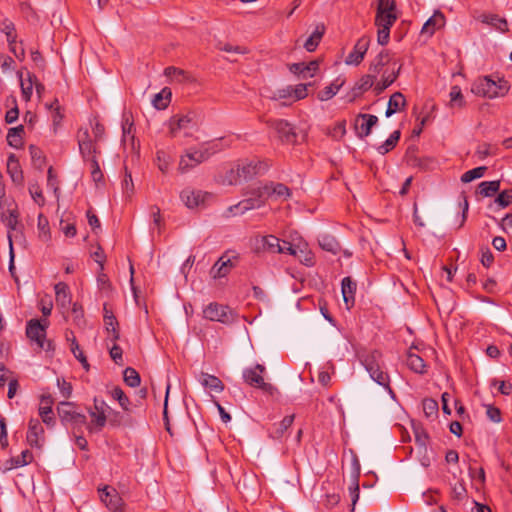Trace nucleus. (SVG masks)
<instances>
[{"label": "nucleus", "instance_id": "nucleus-1", "mask_svg": "<svg viewBox=\"0 0 512 512\" xmlns=\"http://www.w3.org/2000/svg\"><path fill=\"white\" fill-rule=\"evenodd\" d=\"M263 186L250 188L246 191V198L227 209V215H243L247 211L261 208L269 198V192Z\"/></svg>", "mask_w": 512, "mask_h": 512}, {"label": "nucleus", "instance_id": "nucleus-2", "mask_svg": "<svg viewBox=\"0 0 512 512\" xmlns=\"http://www.w3.org/2000/svg\"><path fill=\"white\" fill-rule=\"evenodd\" d=\"M217 151H219V147L216 143H204L199 148L188 149L180 158L178 166L179 172H188L192 168L208 160Z\"/></svg>", "mask_w": 512, "mask_h": 512}, {"label": "nucleus", "instance_id": "nucleus-3", "mask_svg": "<svg viewBox=\"0 0 512 512\" xmlns=\"http://www.w3.org/2000/svg\"><path fill=\"white\" fill-rule=\"evenodd\" d=\"M471 91L477 96L493 99L504 96L508 92V87L504 80L495 82L488 76H485L472 84Z\"/></svg>", "mask_w": 512, "mask_h": 512}, {"label": "nucleus", "instance_id": "nucleus-4", "mask_svg": "<svg viewBox=\"0 0 512 512\" xmlns=\"http://www.w3.org/2000/svg\"><path fill=\"white\" fill-rule=\"evenodd\" d=\"M365 369L369 373L370 377L379 385L386 388L390 393H392V389L390 388V380L389 376L386 372L382 370L381 365V353L378 351H372L368 353L362 360Z\"/></svg>", "mask_w": 512, "mask_h": 512}, {"label": "nucleus", "instance_id": "nucleus-5", "mask_svg": "<svg viewBox=\"0 0 512 512\" xmlns=\"http://www.w3.org/2000/svg\"><path fill=\"white\" fill-rule=\"evenodd\" d=\"M397 18L394 0H378L375 24L377 32H389L392 24Z\"/></svg>", "mask_w": 512, "mask_h": 512}, {"label": "nucleus", "instance_id": "nucleus-6", "mask_svg": "<svg viewBox=\"0 0 512 512\" xmlns=\"http://www.w3.org/2000/svg\"><path fill=\"white\" fill-rule=\"evenodd\" d=\"M265 372V367L261 364H256L253 368H247L243 371L244 381L255 388H259L262 391L273 394L276 391V388L264 381L263 373Z\"/></svg>", "mask_w": 512, "mask_h": 512}, {"label": "nucleus", "instance_id": "nucleus-7", "mask_svg": "<svg viewBox=\"0 0 512 512\" xmlns=\"http://www.w3.org/2000/svg\"><path fill=\"white\" fill-rule=\"evenodd\" d=\"M196 114L188 112L187 114L174 115L169 120V132L171 137H177L180 131H184L185 136H189L192 129L196 127Z\"/></svg>", "mask_w": 512, "mask_h": 512}, {"label": "nucleus", "instance_id": "nucleus-8", "mask_svg": "<svg viewBox=\"0 0 512 512\" xmlns=\"http://www.w3.org/2000/svg\"><path fill=\"white\" fill-rule=\"evenodd\" d=\"M213 195L202 190L185 188L180 193V199L188 209L205 208Z\"/></svg>", "mask_w": 512, "mask_h": 512}, {"label": "nucleus", "instance_id": "nucleus-9", "mask_svg": "<svg viewBox=\"0 0 512 512\" xmlns=\"http://www.w3.org/2000/svg\"><path fill=\"white\" fill-rule=\"evenodd\" d=\"M204 318L210 321H217L223 324H229L235 321L236 314L228 306L210 303L203 310Z\"/></svg>", "mask_w": 512, "mask_h": 512}, {"label": "nucleus", "instance_id": "nucleus-10", "mask_svg": "<svg viewBox=\"0 0 512 512\" xmlns=\"http://www.w3.org/2000/svg\"><path fill=\"white\" fill-rule=\"evenodd\" d=\"M48 321L45 319L43 323L37 319H32L27 323L26 335L35 342L40 349H49L50 342L46 341V327Z\"/></svg>", "mask_w": 512, "mask_h": 512}, {"label": "nucleus", "instance_id": "nucleus-11", "mask_svg": "<svg viewBox=\"0 0 512 512\" xmlns=\"http://www.w3.org/2000/svg\"><path fill=\"white\" fill-rule=\"evenodd\" d=\"M267 165L261 161H243L237 165V174L241 175L242 180H249L254 176L263 174Z\"/></svg>", "mask_w": 512, "mask_h": 512}, {"label": "nucleus", "instance_id": "nucleus-12", "mask_svg": "<svg viewBox=\"0 0 512 512\" xmlns=\"http://www.w3.org/2000/svg\"><path fill=\"white\" fill-rule=\"evenodd\" d=\"M271 127L283 143L294 144L297 142V134L293 126L286 120H274L271 122Z\"/></svg>", "mask_w": 512, "mask_h": 512}, {"label": "nucleus", "instance_id": "nucleus-13", "mask_svg": "<svg viewBox=\"0 0 512 512\" xmlns=\"http://www.w3.org/2000/svg\"><path fill=\"white\" fill-rule=\"evenodd\" d=\"M370 45V39L367 36H362L357 43L354 45L353 50L345 58V64L347 65H359Z\"/></svg>", "mask_w": 512, "mask_h": 512}, {"label": "nucleus", "instance_id": "nucleus-14", "mask_svg": "<svg viewBox=\"0 0 512 512\" xmlns=\"http://www.w3.org/2000/svg\"><path fill=\"white\" fill-rule=\"evenodd\" d=\"M378 122V118L371 114H359L356 118L355 129L360 138H365L371 133V129Z\"/></svg>", "mask_w": 512, "mask_h": 512}, {"label": "nucleus", "instance_id": "nucleus-15", "mask_svg": "<svg viewBox=\"0 0 512 512\" xmlns=\"http://www.w3.org/2000/svg\"><path fill=\"white\" fill-rule=\"evenodd\" d=\"M44 429L39 420L31 419L29 421L27 442L32 447L41 448L44 442Z\"/></svg>", "mask_w": 512, "mask_h": 512}, {"label": "nucleus", "instance_id": "nucleus-16", "mask_svg": "<svg viewBox=\"0 0 512 512\" xmlns=\"http://www.w3.org/2000/svg\"><path fill=\"white\" fill-rule=\"evenodd\" d=\"M99 492L101 501L106 505V507L109 510L113 512L120 510L123 504L122 498L114 488L106 486L102 490H99Z\"/></svg>", "mask_w": 512, "mask_h": 512}, {"label": "nucleus", "instance_id": "nucleus-17", "mask_svg": "<svg viewBox=\"0 0 512 512\" xmlns=\"http://www.w3.org/2000/svg\"><path fill=\"white\" fill-rule=\"evenodd\" d=\"M318 69L319 62L317 60L311 61L308 64L300 62L289 65V70L291 73L301 76L304 79L313 77Z\"/></svg>", "mask_w": 512, "mask_h": 512}, {"label": "nucleus", "instance_id": "nucleus-18", "mask_svg": "<svg viewBox=\"0 0 512 512\" xmlns=\"http://www.w3.org/2000/svg\"><path fill=\"white\" fill-rule=\"evenodd\" d=\"M7 173L13 183L22 185L24 181L23 171L15 154H10L7 159Z\"/></svg>", "mask_w": 512, "mask_h": 512}, {"label": "nucleus", "instance_id": "nucleus-19", "mask_svg": "<svg viewBox=\"0 0 512 512\" xmlns=\"http://www.w3.org/2000/svg\"><path fill=\"white\" fill-rule=\"evenodd\" d=\"M78 144L80 153L84 159L91 160L92 156L96 157V154L98 153L97 147L87 131H85L79 138Z\"/></svg>", "mask_w": 512, "mask_h": 512}, {"label": "nucleus", "instance_id": "nucleus-20", "mask_svg": "<svg viewBox=\"0 0 512 512\" xmlns=\"http://www.w3.org/2000/svg\"><path fill=\"white\" fill-rule=\"evenodd\" d=\"M356 283L351 277H344L341 282L342 296L346 307L350 309L355 303Z\"/></svg>", "mask_w": 512, "mask_h": 512}, {"label": "nucleus", "instance_id": "nucleus-21", "mask_svg": "<svg viewBox=\"0 0 512 512\" xmlns=\"http://www.w3.org/2000/svg\"><path fill=\"white\" fill-rule=\"evenodd\" d=\"M53 398L51 395H42L40 400L39 414L42 418V421L50 426L53 425V412H52Z\"/></svg>", "mask_w": 512, "mask_h": 512}, {"label": "nucleus", "instance_id": "nucleus-22", "mask_svg": "<svg viewBox=\"0 0 512 512\" xmlns=\"http://www.w3.org/2000/svg\"><path fill=\"white\" fill-rule=\"evenodd\" d=\"M233 267L234 263L232 262V260L230 258L222 256L211 268L210 275L214 279L225 277Z\"/></svg>", "mask_w": 512, "mask_h": 512}, {"label": "nucleus", "instance_id": "nucleus-23", "mask_svg": "<svg viewBox=\"0 0 512 512\" xmlns=\"http://www.w3.org/2000/svg\"><path fill=\"white\" fill-rule=\"evenodd\" d=\"M54 289L57 305L62 309H68L71 304V294L68 285L64 282H59L55 285Z\"/></svg>", "mask_w": 512, "mask_h": 512}, {"label": "nucleus", "instance_id": "nucleus-24", "mask_svg": "<svg viewBox=\"0 0 512 512\" xmlns=\"http://www.w3.org/2000/svg\"><path fill=\"white\" fill-rule=\"evenodd\" d=\"M198 380L205 389L210 391L220 393L224 390V384L218 377L214 375L201 372Z\"/></svg>", "mask_w": 512, "mask_h": 512}, {"label": "nucleus", "instance_id": "nucleus-25", "mask_svg": "<svg viewBox=\"0 0 512 512\" xmlns=\"http://www.w3.org/2000/svg\"><path fill=\"white\" fill-rule=\"evenodd\" d=\"M35 81L36 76L28 71L25 73V75L23 73L20 74L21 92L25 101H29L31 99Z\"/></svg>", "mask_w": 512, "mask_h": 512}, {"label": "nucleus", "instance_id": "nucleus-26", "mask_svg": "<svg viewBox=\"0 0 512 512\" xmlns=\"http://www.w3.org/2000/svg\"><path fill=\"white\" fill-rule=\"evenodd\" d=\"M446 20L440 11H436L423 25L421 32H435L443 29Z\"/></svg>", "mask_w": 512, "mask_h": 512}, {"label": "nucleus", "instance_id": "nucleus-27", "mask_svg": "<svg viewBox=\"0 0 512 512\" xmlns=\"http://www.w3.org/2000/svg\"><path fill=\"white\" fill-rule=\"evenodd\" d=\"M406 106L405 97L401 92H395L391 95L387 109H386V117H390L395 114L397 111H400Z\"/></svg>", "mask_w": 512, "mask_h": 512}, {"label": "nucleus", "instance_id": "nucleus-28", "mask_svg": "<svg viewBox=\"0 0 512 512\" xmlns=\"http://www.w3.org/2000/svg\"><path fill=\"white\" fill-rule=\"evenodd\" d=\"M23 134H24L23 125H19L17 127L10 128L8 131V134H7L8 144L15 149L21 148L23 146Z\"/></svg>", "mask_w": 512, "mask_h": 512}, {"label": "nucleus", "instance_id": "nucleus-29", "mask_svg": "<svg viewBox=\"0 0 512 512\" xmlns=\"http://www.w3.org/2000/svg\"><path fill=\"white\" fill-rule=\"evenodd\" d=\"M323 34H309L306 39L298 38L295 42L296 47H303L308 52L316 50L322 40Z\"/></svg>", "mask_w": 512, "mask_h": 512}, {"label": "nucleus", "instance_id": "nucleus-30", "mask_svg": "<svg viewBox=\"0 0 512 512\" xmlns=\"http://www.w3.org/2000/svg\"><path fill=\"white\" fill-rule=\"evenodd\" d=\"M89 415L92 418L91 423L87 425L90 432L100 431L106 424V415L104 411L89 410Z\"/></svg>", "mask_w": 512, "mask_h": 512}, {"label": "nucleus", "instance_id": "nucleus-31", "mask_svg": "<svg viewBox=\"0 0 512 512\" xmlns=\"http://www.w3.org/2000/svg\"><path fill=\"white\" fill-rule=\"evenodd\" d=\"M258 242L260 243L263 250L272 252V253H278L279 251H282L281 249V241L279 238H277L274 235H267L262 236Z\"/></svg>", "mask_w": 512, "mask_h": 512}, {"label": "nucleus", "instance_id": "nucleus-32", "mask_svg": "<svg viewBox=\"0 0 512 512\" xmlns=\"http://www.w3.org/2000/svg\"><path fill=\"white\" fill-rule=\"evenodd\" d=\"M482 22L487 25L483 29H495L499 32H507L509 29L507 21L497 16H483Z\"/></svg>", "mask_w": 512, "mask_h": 512}, {"label": "nucleus", "instance_id": "nucleus-33", "mask_svg": "<svg viewBox=\"0 0 512 512\" xmlns=\"http://www.w3.org/2000/svg\"><path fill=\"white\" fill-rule=\"evenodd\" d=\"M407 366L414 372L423 374L426 372V364L424 360L417 354L409 351L406 359Z\"/></svg>", "mask_w": 512, "mask_h": 512}, {"label": "nucleus", "instance_id": "nucleus-34", "mask_svg": "<svg viewBox=\"0 0 512 512\" xmlns=\"http://www.w3.org/2000/svg\"><path fill=\"white\" fill-rule=\"evenodd\" d=\"M264 188H267L269 197L274 195L280 199L287 200L291 196L290 189L282 183L266 184L264 185Z\"/></svg>", "mask_w": 512, "mask_h": 512}, {"label": "nucleus", "instance_id": "nucleus-35", "mask_svg": "<svg viewBox=\"0 0 512 512\" xmlns=\"http://www.w3.org/2000/svg\"><path fill=\"white\" fill-rule=\"evenodd\" d=\"M398 74L399 68L397 70L393 69L390 73L385 72L382 80L374 87L376 95L381 94L386 88H388L397 79Z\"/></svg>", "mask_w": 512, "mask_h": 512}, {"label": "nucleus", "instance_id": "nucleus-36", "mask_svg": "<svg viewBox=\"0 0 512 512\" xmlns=\"http://www.w3.org/2000/svg\"><path fill=\"white\" fill-rule=\"evenodd\" d=\"M318 242L323 250L331 252L332 254H337L340 251V245L336 238L332 235H322Z\"/></svg>", "mask_w": 512, "mask_h": 512}, {"label": "nucleus", "instance_id": "nucleus-37", "mask_svg": "<svg viewBox=\"0 0 512 512\" xmlns=\"http://www.w3.org/2000/svg\"><path fill=\"white\" fill-rule=\"evenodd\" d=\"M294 421V415H288L285 416L282 421H280L278 424L274 425L273 430L271 431V436L274 439H280L283 437L284 433L287 431V429L292 425Z\"/></svg>", "mask_w": 512, "mask_h": 512}, {"label": "nucleus", "instance_id": "nucleus-38", "mask_svg": "<svg viewBox=\"0 0 512 512\" xmlns=\"http://www.w3.org/2000/svg\"><path fill=\"white\" fill-rule=\"evenodd\" d=\"M170 100L171 91L168 88H164L153 97L152 104L156 109L162 110L167 108V106L170 103Z\"/></svg>", "mask_w": 512, "mask_h": 512}, {"label": "nucleus", "instance_id": "nucleus-39", "mask_svg": "<svg viewBox=\"0 0 512 512\" xmlns=\"http://www.w3.org/2000/svg\"><path fill=\"white\" fill-rule=\"evenodd\" d=\"M104 324L106 331L111 334V341H117L120 334L118 331V321L113 313H110V315H104Z\"/></svg>", "mask_w": 512, "mask_h": 512}, {"label": "nucleus", "instance_id": "nucleus-40", "mask_svg": "<svg viewBox=\"0 0 512 512\" xmlns=\"http://www.w3.org/2000/svg\"><path fill=\"white\" fill-rule=\"evenodd\" d=\"M343 84H344L343 80L339 81L337 79L335 82L326 86L323 90H321L319 92V94H318L319 100L327 101V100L331 99L338 93V91L340 90V88L342 87Z\"/></svg>", "mask_w": 512, "mask_h": 512}, {"label": "nucleus", "instance_id": "nucleus-41", "mask_svg": "<svg viewBox=\"0 0 512 512\" xmlns=\"http://www.w3.org/2000/svg\"><path fill=\"white\" fill-rule=\"evenodd\" d=\"M479 193L483 197H491L500 189V181H483L478 186Z\"/></svg>", "mask_w": 512, "mask_h": 512}, {"label": "nucleus", "instance_id": "nucleus-42", "mask_svg": "<svg viewBox=\"0 0 512 512\" xmlns=\"http://www.w3.org/2000/svg\"><path fill=\"white\" fill-rule=\"evenodd\" d=\"M58 415L63 422L69 420L76 414L75 406L71 402H61L57 407Z\"/></svg>", "mask_w": 512, "mask_h": 512}, {"label": "nucleus", "instance_id": "nucleus-43", "mask_svg": "<svg viewBox=\"0 0 512 512\" xmlns=\"http://www.w3.org/2000/svg\"><path fill=\"white\" fill-rule=\"evenodd\" d=\"M164 74L172 81H176L178 83H183L189 80V75L186 71L173 66L165 68Z\"/></svg>", "mask_w": 512, "mask_h": 512}, {"label": "nucleus", "instance_id": "nucleus-44", "mask_svg": "<svg viewBox=\"0 0 512 512\" xmlns=\"http://www.w3.org/2000/svg\"><path fill=\"white\" fill-rule=\"evenodd\" d=\"M2 216L9 230L17 232L19 227V213L17 208H9V212Z\"/></svg>", "mask_w": 512, "mask_h": 512}, {"label": "nucleus", "instance_id": "nucleus-45", "mask_svg": "<svg viewBox=\"0 0 512 512\" xmlns=\"http://www.w3.org/2000/svg\"><path fill=\"white\" fill-rule=\"evenodd\" d=\"M32 459H33V456L30 453V451L25 450L19 456L12 458L9 461L10 465L7 466V469H13V468L25 466V465L29 464L32 461Z\"/></svg>", "mask_w": 512, "mask_h": 512}, {"label": "nucleus", "instance_id": "nucleus-46", "mask_svg": "<svg viewBox=\"0 0 512 512\" xmlns=\"http://www.w3.org/2000/svg\"><path fill=\"white\" fill-rule=\"evenodd\" d=\"M124 382L130 387H138L141 382L139 373L132 367H127L123 372Z\"/></svg>", "mask_w": 512, "mask_h": 512}, {"label": "nucleus", "instance_id": "nucleus-47", "mask_svg": "<svg viewBox=\"0 0 512 512\" xmlns=\"http://www.w3.org/2000/svg\"><path fill=\"white\" fill-rule=\"evenodd\" d=\"M399 138H400V131H398V130L394 131L389 136V138L382 145H380L377 148L378 152L382 155L388 153L390 150H392L396 146L397 142L399 141Z\"/></svg>", "mask_w": 512, "mask_h": 512}, {"label": "nucleus", "instance_id": "nucleus-48", "mask_svg": "<svg viewBox=\"0 0 512 512\" xmlns=\"http://www.w3.org/2000/svg\"><path fill=\"white\" fill-rule=\"evenodd\" d=\"M487 170V167L480 166L476 167L474 169L468 170L461 176V181L463 183H469L475 179L481 178L484 176L485 171Z\"/></svg>", "mask_w": 512, "mask_h": 512}, {"label": "nucleus", "instance_id": "nucleus-49", "mask_svg": "<svg viewBox=\"0 0 512 512\" xmlns=\"http://www.w3.org/2000/svg\"><path fill=\"white\" fill-rule=\"evenodd\" d=\"M29 152L31 155L33 165L38 169H42L45 164V157H44L41 149H39L35 145H30Z\"/></svg>", "mask_w": 512, "mask_h": 512}, {"label": "nucleus", "instance_id": "nucleus-50", "mask_svg": "<svg viewBox=\"0 0 512 512\" xmlns=\"http://www.w3.org/2000/svg\"><path fill=\"white\" fill-rule=\"evenodd\" d=\"M111 396L113 399L119 402L123 410L129 411V398L125 395L124 391L120 387H114L111 390Z\"/></svg>", "mask_w": 512, "mask_h": 512}, {"label": "nucleus", "instance_id": "nucleus-51", "mask_svg": "<svg viewBox=\"0 0 512 512\" xmlns=\"http://www.w3.org/2000/svg\"><path fill=\"white\" fill-rule=\"evenodd\" d=\"M37 226L40 239L43 241H48L50 239L49 222L43 214H39Z\"/></svg>", "mask_w": 512, "mask_h": 512}, {"label": "nucleus", "instance_id": "nucleus-52", "mask_svg": "<svg viewBox=\"0 0 512 512\" xmlns=\"http://www.w3.org/2000/svg\"><path fill=\"white\" fill-rule=\"evenodd\" d=\"M451 106L463 107L465 105L464 97L459 86H453L449 93Z\"/></svg>", "mask_w": 512, "mask_h": 512}, {"label": "nucleus", "instance_id": "nucleus-53", "mask_svg": "<svg viewBox=\"0 0 512 512\" xmlns=\"http://www.w3.org/2000/svg\"><path fill=\"white\" fill-rule=\"evenodd\" d=\"M71 351L74 354V356L79 360V362L82 364L83 368L88 371L89 370V364L87 361V358L81 351L79 344L77 343L76 339L73 338L71 341Z\"/></svg>", "mask_w": 512, "mask_h": 512}, {"label": "nucleus", "instance_id": "nucleus-54", "mask_svg": "<svg viewBox=\"0 0 512 512\" xmlns=\"http://www.w3.org/2000/svg\"><path fill=\"white\" fill-rule=\"evenodd\" d=\"M156 161L159 170L166 173L171 163V157L164 151H158L156 154Z\"/></svg>", "mask_w": 512, "mask_h": 512}, {"label": "nucleus", "instance_id": "nucleus-55", "mask_svg": "<svg viewBox=\"0 0 512 512\" xmlns=\"http://www.w3.org/2000/svg\"><path fill=\"white\" fill-rule=\"evenodd\" d=\"M415 441L420 449H426L428 435L421 426H414Z\"/></svg>", "mask_w": 512, "mask_h": 512}, {"label": "nucleus", "instance_id": "nucleus-56", "mask_svg": "<svg viewBox=\"0 0 512 512\" xmlns=\"http://www.w3.org/2000/svg\"><path fill=\"white\" fill-rule=\"evenodd\" d=\"M423 411L427 417L436 416L438 412V403L434 399L427 398L423 400Z\"/></svg>", "mask_w": 512, "mask_h": 512}, {"label": "nucleus", "instance_id": "nucleus-57", "mask_svg": "<svg viewBox=\"0 0 512 512\" xmlns=\"http://www.w3.org/2000/svg\"><path fill=\"white\" fill-rule=\"evenodd\" d=\"M495 203H497L501 208H506L512 204V189L504 190L498 194L495 199Z\"/></svg>", "mask_w": 512, "mask_h": 512}, {"label": "nucleus", "instance_id": "nucleus-58", "mask_svg": "<svg viewBox=\"0 0 512 512\" xmlns=\"http://www.w3.org/2000/svg\"><path fill=\"white\" fill-rule=\"evenodd\" d=\"M29 193H30L31 197L33 198V200L38 205H43L44 204L45 199L43 197L42 190H41L40 186L37 183H30L29 184Z\"/></svg>", "mask_w": 512, "mask_h": 512}, {"label": "nucleus", "instance_id": "nucleus-59", "mask_svg": "<svg viewBox=\"0 0 512 512\" xmlns=\"http://www.w3.org/2000/svg\"><path fill=\"white\" fill-rule=\"evenodd\" d=\"M240 180H242V177L241 175L237 174V168H231L226 172L225 176L221 180V183L224 185H236Z\"/></svg>", "mask_w": 512, "mask_h": 512}, {"label": "nucleus", "instance_id": "nucleus-60", "mask_svg": "<svg viewBox=\"0 0 512 512\" xmlns=\"http://www.w3.org/2000/svg\"><path fill=\"white\" fill-rule=\"evenodd\" d=\"M7 40L10 44V50L11 52L17 57L21 58L24 56V49L21 47V45L18 47L16 44V36L17 34H6Z\"/></svg>", "mask_w": 512, "mask_h": 512}, {"label": "nucleus", "instance_id": "nucleus-61", "mask_svg": "<svg viewBox=\"0 0 512 512\" xmlns=\"http://www.w3.org/2000/svg\"><path fill=\"white\" fill-rule=\"evenodd\" d=\"M91 166V176L95 182H100L103 179L100 166L95 156H92L91 160H88Z\"/></svg>", "mask_w": 512, "mask_h": 512}, {"label": "nucleus", "instance_id": "nucleus-62", "mask_svg": "<svg viewBox=\"0 0 512 512\" xmlns=\"http://www.w3.org/2000/svg\"><path fill=\"white\" fill-rule=\"evenodd\" d=\"M486 407V415L487 417L495 423H500L502 421L501 411L499 408L494 407L492 405H485Z\"/></svg>", "mask_w": 512, "mask_h": 512}, {"label": "nucleus", "instance_id": "nucleus-63", "mask_svg": "<svg viewBox=\"0 0 512 512\" xmlns=\"http://www.w3.org/2000/svg\"><path fill=\"white\" fill-rule=\"evenodd\" d=\"M122 188L124 190V193L127 196L130 197L133 194L134 184H133L131 173H129L127 171V169L125 170V177H124V179L122 181Z\"/></svg>", "mask_w": 512, "mask_h": 512}, {"label": "nucleus", "instance_id": "nucleus-64", "mask_svg": "<svg viewBox=\"0 0 512 512\" xmlns=\"http://www.w3.org/2000/svg\"><path fill=\"white\" fill-rule=\"evenodd\" d=\"M311 84H298L292 87V93L294 100H301L307 96V88Z\"/></svg>", "mask_w": 512, "mask_h": 512}]
</instances>
